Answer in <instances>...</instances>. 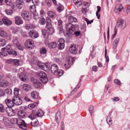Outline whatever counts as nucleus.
<instances>
[{
  "label": "nucleus",
  "instance_id": "obj_64",
  "mask_svg": "<svg viewBox=\"0 0 130 130\" xmlns=\"http://www.w3.org/2000/svg\"><path fill=\"white\" fill-rule=\"evenodd\" d=\"M6 93L9 95H11V94L12 92V90L10 89H7L6 90Z\"/></svg>",
  "mask_w": 130,
  "mask_h": 130
},
{
  "label": "nucleus",
  "instance_id": "obj_50",
  "mask_svg": "<svg viewBox=\"0 0 130 130\" xmlns=\"http://www.w3.org/2000/svg\"><path fill=\"white\" fill-rule=\"evenodd\" d=\"M45 19L41 18L39 20V23L41 25H44L45 23Z\"/></svg>",
  "mask_w": 130,
  "mask_h": 130
},
{
  "label": "nucleus",
  "instance_id": "obj_1",
  "mask_svg": "<svg viewBox=\"0 0 130 130\" xmlns=\"http://www.w3.org/2000/svg\"><path fill=\"white\" fill-rule=\"evenodd\" d=\"M74 27L71 23L67 24L66 26V28L67 30V35L69 37H71L74 34L75 36L78 37L80 34V32L79 31H75L74 32Z\"/></svg>",
  "mask_w": 130,
  "mask_h": 130
},
{
  "label": "nucleus",
  "instance_id": "obj_22",
  "mask_svg": "<svg viewBox=\"0 0 130 130\" xmlns=\"http://www.w3.org/2000/svg\"><path fill=\"white\" fill-rule=\"evenodd\" d=\"M23 90L25 91L28 92L31 89V86L27 84H24L23 87Z\"/></svg>",
  "mask_w": 130,
  "mask_h": 130
},
{
  "label": "nucleus",
  "instance_id": "obj_54",
  "mask_svg": "<svg viewBox=\"0 0 130 130\" xmlns=\"http://www.w3.org/2000/svg\"><path fill=\"white\" fill-rule=\"evenodd\" d=\"M8 53L9 55H14L15 56L17 55V53L15 51H10L8 52Z\"/></svg>",
  "mask_w": 130,
  "mask_h": 130
},
{
  "label": "nucleus",
  "instance_id": "obj_40",
  "mask_svg": "<svg viewBox=\"0 0 130 130\" xmlns=\"http://www.w3.org/2000/svg\"><path fill=\"white\" fill-rule=\"evenodd\" d=\"M42 33L43 36V37L45 38H47L48 37V35L47 34V30L43 29L41 31Z\"/></svg>",
  "mask_w": 130,
  "mask_h": 130
},
{
  "label": "nucleus",
  "instance_id": "obj_18",
  "mask_svg": "<svg viewBox=\"0 0 130 130\" xmlns=\"http://www.w3.org/2000/svg\"><path fill=\"white\" fill-rule=\"evenodd\" d=\"M58 29L59 31L61 32H62L63 30V27L62 26V22L61 19H59L58 20Z\"/></svg>",
  "mask_w": 130,
  "mask_h": 130
},
{
  "label": "nucleus",
  "instance_id": "obj_33",
  "mask_svg": "<svg viewBox=\"0 0 130 130\" xmlns=\"http://www.w3.org/2000/svg\"><path fill=\"white\" fill-rule=\"evenodd\" d=\"M7 42L6 40L3 39H0V46L3 47L6 45Z\"/></svg>",
  "mask_w": 130,
  "mask_h": 130
},
{
  "label": "nucleus",
  "instance_id": "obj_24",
  "mask_svg": "<svg viewBox=\"0 0 130 130\" xmlns=\"http://www.w3.org/2000/svg\"><path fill=\"white\" fill-rule=\"evenodd\" d=\"M0 35L4 38L8 37L9 35L6 31L1 30H0Z\"/></svg>",
  "mask_w": 130,
  "mask_h": 130
},
{
  "label": "nucleus",
  "instance_id": "obj_32",
  "mask_svg": "<svg viewBox=\"0 0 130 130\" xmlns=\"http://www.w3.org/2000/svg\"><path fill=\"white\" fill-rule=\"evenodd\" d=\"M38 105L37 103H34L33 104H30L28 105V108L30 109H32Z\"/></svg>",
  "mask_w": 130,
  "mask_h": 130
},
{
  "label": "nucleus",
  "instance_id": "obj_3",
  "mask_svg": "<svg viewBox=\"0 0 130 130\" xmlns=\"http://www.w3.org/2000/svg\"><path fill=\"white\" fill-rule=\"evenodd\" d=\"M48 63L47 62L44 63L40 62L38 63L37 65L39 67L43 70L46 71L49 69L48 67Z\"/></svg>",
  "mask_w": 130,
  "mask_h": 130
},
{
  "label": "nucleus",
  "instance_id": "obj_63",
  "mask_svg": "<svg viewBox=\"0 0 130 130\" xmlns=\"http://www.w3.org/2000/svg\"><path fill=\"white\" fill-rule=\"evenodd\" d=\"M93 108V107L91 105H90L89 106V111L91 115L92 113V112Z\"/></svg>",
  "mask_w": 130,
  "mask_h": 130
},
{
  "label": "nucleus",
  "instance_id": "obj_46",
  "mask_svg": "<svg viewBox=\"0 0 130 130\" xmlns=\"http://www.w3.org/2000/svg\"><path fill=\"white\" fill-rule=\"evenodd\" d=\"M31 125L34 127H35L38 124V122L37 120H36L35 121H33L30 123Z\"/></svg>",
  "mask_w": 130,
  "mask_h": 130
},
{
  "label": "nucleus",
  "instance_id": "obj_21",
  "mask_svg": "<svg viewBox=\"0 0 130 130\" xmlns=\"http://www.w3.org/2000/svg\"><path fill=\"white\" fill-rule=\"evenodd\" d=\"M37 117L35 111L34 110H32L30 114L28 116V117L31 120H33Z\"/></svg>",
  "mask_w": 130,
  "mask_h": 130
},
{
  "label": "nucleus",
  "instance_id": "obj_49",
  "mask_svg": "<svg viewBox=\"0 0 130 130\" xmlns=\"http://www.w3.org/2000/svg\"><path fill=\"white\" fill-rule=\"evenodd\" d=\"M19 127L23 129H25L27 128V126L25 124V122H23L22 123V124L20 125Z\"/></svg>",
  "mask_w": 130,
  "mask_h": 130
},
{
  "label": "nucleus",
  "instance_id": "obj_6",
  "mask_svg": "<svg viewBox=\"0 0 130 130\" xmlns=\"http://www.w3.org/2000/svg\"><path fill=\"white\" fill-rule=\"evenodd\" d=\"M12 100L14 102V104L17 105H20L22 103V100L18 97H14Z\"/></svg>",
  "mask_w": 130,
  "mask_h": 130
},
{
  "label": "nucleus",
  "instance_id": "obj_5",
  "mask_svg": "<svg viewBox=\"0 0 130 130\" xmlns=\"http://www.w3.org/2000/svg\"><path fill=\"white\" fill-rule=\"evenodd\" d=\"M21 16L25 20L29 21L30 18L29 17V12L28 11H23L21 13Z\"/></svg>",
  "mask_w": 130,
  "mask_h": 130
},
{
  "label": "nucleus",
  "instance_id": "obj_36",
  "mask_svg": "<svg viewBox=\"0 0 130 130\" xmlns=\"http://www.w3.org/2000/svg\"><path fill=\"white\" fill-rule=\"evenodd\" d=\"M74 2L75 5L77 7H79L82 4L80 0H74Z\"/></svg>",
  "mask_w": 130,
  "mask_h": 130
},
{
  "label": "nucleus",
  "instance_id": "obj_13",
  "mask_svg": "<svg viewBox=\"0 0 130 130\" xmlns=\"http://www.w3.org/2000/svg\"><path fill=\"white\" fill-rule=\"evenodd\" d=\"M5 102L8 107H12L14 105V102L12 100V101L11 100L7 99L5 100Z\"/></svg>",
  "mask_w": 130,
  "mask_h": 130
},
{
  "label": "nucleus",
  "instance_id": "obj_56",
  "mask_svg": "<svg viewBox=\"0 0 130 130\" xmlns=\"http://www.w3.org/2000/svg\"><path fill=\"white\" fill-rule=\"evenodd\" d=\"M71 64L68 63V62H66L64 64V66L66 69H68L69 68Z\"/></svg>",
  "mask_w": 130,
  "mask_h": 130
},
{
  "label": "nucleus",
  "instance_id": "obj_9",
  "mask_svg": "<svg viewBox=\"0 0 130 130\" xmlns=\"http://www.w3.org/2000/svg\"><path fill=\"white\" fill-rule=\"evenodd\" d=\"M31 80H33V84L34 87L36 88H39L41 85V83L38 80L35 79L34 78H31Z\"/></svg>",
  "mask_w": 130,
  "mask_h": 130
},
{
  "label": "nucleus",
  "instance_id": "obj_60",
  "mask_svg": "<svg viewBox=\"0 0 130 130\" xmlns=\"http://www.w3.org/2000/svg\"><path fill=\"white\" fill-rule=\"evenodd\" d=\"M63 73V72L62 71H57V73L55 74V75H57L58 76H60L62 75Z\"/></svg>",
  "mask_w": 130,
  "mask_h": 130
},
{
  "label": "nucleus",
  "instance_id": "obj_42",
  "mask_svg": "<svg viewBox=\"0 0 130 130\" xmlns=\"http://www.w3.org/2000/svg\"><path fill=\"white\" fill-rule=\"evenodd\" d=\"M106 121L109 126V127H110V126L112 125V122L109 116H108L107 117Z\"/></svg>",
  "mask_w": 130,
  "mask_h": 130
},
{
  "label": "nucleus",
  "instance_id": "obj_2",
  "mask_svg": "<svg viewBox=\"0 0 130 130\" xmlns=\"http://www.w3.org/2000/svg\"><path fill=\"white\" fill-rule=\"evenodd\" d=\"M25 45L27 48L31 49L32 47L34 45V41L31 39H28L26 40L25 43Z\"/></svg>",
  "mask_w": 130,
  "mask_h": 130
},
{
  "label": "nucleus",
  "instance_id": "obj_37",
  "mask_svg": "<svg viewBox=\"0 0 130 130\" xmlns=\"http://www.w3.org/2000/svg\"><path fill=\"white\" fill-rule=\"evenodd\" d=\"M36 113L37 116L41 117L43 115V111L41 109L38 110L37 112Z\"/></svg>",
  "mask_w": 130,
  "mask_h": 130
},
{
  "label": "nucleus",
  "instance_id": "obj_28",
  "mask_svg": "<svg viewBox=\"0 0 130 130\" xmlns=\"http://www.w3.org/2000/svg\"><path fill=\"white\" fill-rule=\"evenodd\" d=\"M123 9V7L122 6V4H119L116 6L115 9L116 10L119 11L120 12Z\"/></svg>",
  "mask_w": 130,
  "mask_h": 130
},
{
  "label": "nucleus",
  "instance_id": "obj_52",
  "mask_svg": "<svg viewBox=\"0 0 130 130\" xmlns=\"http://www.w3.org/2000/svg\"><path fill=\"white\" fill-rule=\"evenodd\" d=\"M13 64L15 65L18 66L20 65L19 64V60L17 59H13Z\"/></svg>",
  "mask_w": 130,
  "mask_h": 130
},
{
  "label": "nucleus",
  "instance_id": "obj_35",
  "mask_svg": "<svg viewBox=\"0 0 130 130\" xmlns=\"http://www.w3.org/2000/svg\"><path fill=\"white\" fill-rule=\"evenodd\" d=\"M57 11L58 12H60L62 11L64 9L63 6L61 4H59L57 6Z\"/></svg>",
  "mask_w": 130,
  "mask_h": 130
},
{
  "label": "nucleus",
  "instance_id": "obj_10",
  "mask_svg": "<svg viewBox=\"0 0 130 130\" xmlns=\"http://www.w3.org/2000/svg\"><path fill=\"white\" fill-rule=\"evenodd\" d=\"M77 50L76 45L71 44L69 48L70 52L73 54L75 55L77 53Z\"/></svg>",
  "mask_w": 130,
  "mask_h": 130
},
{
  "label": "nucleus",
  "instance_id": "obj_23",
  "mask_svg": "<svg viewBox=\"0 0 130 130\" xmlns=\"http://www.w3.org/2000/svg\"><path fill=\"white\" fill-rule=\"evenodd\" d=\"M14 120L16 121V122L19 126L21 125L23 122H25L23 120L20 118H15L14 119Z\"/></svg>",
  "mask_w": 130,
  "mask_h": 130
},
{
  "label": "nucleus",
  "instance_id": "obj_31",
  "mask_svg": "<svg viewBox=\"0 0 130 130\" xmlns=\"http://www.w3.org/2000/svg\"><path fill=\"white\" fill-rule=\"evenodd\" d=\"M11 49V46L10 45L8 44L5 47L2 48L1 49V51H7L9 52V50H10Z\"/></svg>",
  "mask_w": 130,
  "mask_h": 130
},
{
  "label": "nucleus",
  "instance_id": "obj_17",
  "mask_svg": "<svg viewBox=\"0 0 130 130\" xmlns=\"http://www.w3.org/2000/svg\"><path fill=\"white\" fill-rule=\"evenodd\" d=\"M15 23L17 25H19L20 24H22L23 23V21L21 18L20 16L16 17H15Z\"/></svg>",
  "mask_w": 130,
  "mask_h": 130
},
{
  "label": "nucleus",
  "instance_id": "obj_47",
  "mask_svg": "<svg viewBox=\"0 0 130 130\" xmlns=\"http://www.w3.org/2000/svg\"><path fill=\"white\" fill-rule=\"evenodd\" d=\"M41 82L43 84L46 83L48 81V79L47 77H44L42 79V78L40 79Z\"/></svg>",
  "mask_w": 130,
  "mask_h": 130
},
{
  "label": "nucleus",
  "instance_id": "obj_53",
  "mask_svg": "<svg viewBox=\"0 0 130 130\" xmlns=\"http://www.w3.org/2000/svg\"><path fill=\"white\" fill-rule=\"evenodd\" d=\"M58 48L59 50H62L63 49L64 47V43H61L59 44L58 45Z\"/></svg>",
  "mask_w": 130,
  "mask_h": 130
},
{
  "label": "nucleus",
  "instance_id": "obj_43",
  "mask_svg": "<svg viewBox=\"0 0 130 130\" xmlns=\"http://www.w3.org/2000/svg\"><path fill=\"white\" fill-rule=\"evenodd\" d=\"M19 90L18 88H14V94L15 97H18V96L19 94Z\"/></svg>",
  "mask_w": 130,
  "mask_h": 130
},
{
  "label": "nucleus",
  "instance_id": "obj_41",
  "mask_svg": "<svg viewBox=\"0 0 130 130\" xmlns=\"http://www.w3.org/2000/svg\"><path fill=\"white\" fill-rule=\"evenodd\" d=\"M47 51L46 49L44 47H42L40 48V53L41 54H44L46 53Z\"/></svg>",
  "mask_w": 130,
  "mask_h": 130
},
{
  "label": "nucleus",
  "instance_id": "obj_44",
  "mask_svg": "<svg viewBox=\"0 0 130 130\" xmlns=\"http://www.w3.org/2000/svg\"><path fill=\"white\" fill-rule=\"evenodd\" d=\"M46 27H48V26H51V20L50 18L48 17L46 18Z\"/></svg>",
  "mask_w": 130,
  "mask_h": 130
},
{
  "label": "nucleus",
  "instance_id": "obj_29",
  "mask_svg": "<svg viewBox=\"0 0 130 130\" xmlns=\"http://www.w3.org/2000/svg\"><path fill=\"white\" fill-rule=\"evenodd\" d=\"M35 27V26L34 25L30 24H26L25 26V28L27 30L34 28Z\"/></svg>",
  "mask_w": 130,
  "mask_h": 130
},
{
  "label": "nucleus",
  "instance_id": "obj_59",
  "mask_svg": "<svg viewBox=\"0 0 130 130\" xmlns=\"http://www.w3.org/2000/svg\"><path fill=\"white\" fill-rule=\"evenodd\" d=\"M45 2L47 4V6L50 7L51 4V2L50 0H45Z\"/></svg>",
  "mask_w": 130,
  "mask_h": 130
},
{
  "label": "nucleus",
  "instance_id": "obj_19",
  "mask_svg": "<svg viewBox=\"0 0 130 130\" xmlns=\"http://www.w3.org/2000/svg\"><path fill=\"white\" fill-rule=\"evenodd\" d=\"M61 115L60 112L58 111L56 114L55 119L56 122L59 123L61 119Z\"/></svg>",
  "mask_w": 130,
  "mask_h": 130
},
{
  "label": "nucleus",
  "instance_id": "obj_15",
  "mask_svg": "<svg viewBox=\"0 0 130 130\" xmlns=\"http://www.w3.org/2000/svg\"><path fill=\"white\" fill-rule=\"evenodd\" d=\"M51 70L52 72L54 74L57 73L58 70L57 66L55 64H53L51 67Z\"/></svg>",
  "mask_w": 130,
  "mask_h": 130
},
{
  "label": "nucleus",
  "instance_id": "obj_45",
  "mask_svg": "<svg viewBox=\"0 0 130 130\" xmlns=\"http://www.w3.org/2000/svg\"><path fill=\"white\" fill-rule=\"evenodd\" d=\"M74 61V58L71 57L70 56L68 57V59L67 61L66 62H68V63L72 64L73 63V62Z\"/></svg>",
  "mask_w": 130,
  "mask_h": 130
},
{
  "label": "nucleus",
  "instance_id": "obj_39",
  "mask_svg": "<svg viewBox=\"0 0 130 130\" xmlns=\"http://www.w3.org/2000/svg\"><path fill=\"white\" fill-rule=\"evenodd\" d=\"M36 5H31L30 7V9L31 12H35L36 13Z\"/></svg>",
  "mask_w": 130,
  "mask_h": 130
},
{
  "label": "nucleus",
  "instance_id": "obj_62",
  "mask_svg": "<svg viewBox=\"0 0 130 130\" xmlns=\"http://www.w3.org/2000/svg\"><path fill=\"white\" fill-rule=\"evenodd\" d=\"M17 4L18 5H20L23 2V1L20 0H16V1Z\"/></svg>",
  "mask_w": 130,
  "mask_h": 130
},
{
  "label": "nucleus",
  "instance_id": "obj_57",
  "mask_svg": "<svg viewBox=\"0 0 130 130\" xmlns=\"http://www.w3.org/2000/svg\"><path fill=\"white\" fill-rule=\"evenodd\" d=\"M5 110L4 106L3 105L0 104V112H3Z\"/></svg>",
  "mask_w": 130,
  "mask_h": 130
},
{
  "label": "nucleus",
  "instance_id": "obj_16",
  "mask_svg": "<svg viewBox=\"0 0 130 130\" xmlns=\"http://www.w3.org/2000/svg\"><path fill=\"white\" fill-rule=\"evenodd\" d=\"M2 21H3V23L4 24L7 26H9L10 25L12 24V22L9 20L6 17H5L2 19Z\"/></svg>",
  "mask_w": 130,
  "mask_h": 130
},
{
  "label": "nucleus",
  "instance_id": "obj_20",
  "mask_svg": "<svg viewBox=\"0 0 130 130\" xmlns=\"http://www.w3.org/2000/svg\"><path fill=\"white\" fill-rule=\"evenodd\" d=\"M18 75L19 76V77L22 81L25 82L28 79V78L27 76L25 74L23 73H21L20 74H18Z\"/></svg>",
  "mask_w": 130,
  "mask_h": 130
},
{
  "label": "nucleus",
  "instance_id": "obj_48",
  "mask_svg": "<svg viewBox=\"0 0 130 130\" xmlns=\"http://www.w3.org/2000/svg\"><path fill=\"white\" fill-rule=\"evenodd\" d=\"M6 13L8 15H11L13 13V10L10 9L9 10L6 9L5 10Z\"/></svg>",
  "mask_w": 130,
  "mask_h": 130
},
{
  "label": "nucleus",
  "instance_id": "obj_7",
  "mask_svg": "<svg viewBox=\"0 0 130 130\" xmlns=\"http://www.w3.org/2000/svg\"><path fill=\"white\" fill-rule=\"evenodd\" d=\"M6 110L8 115L9 116H13L15 115V112L11 108H6Z\"/></svg>",
  "mask_w": 130,
  "mask_h": 130
},
{
  "label": "nucleus",
  "instance_id": "obj_26",
  "mask_svg": "<svg viewBox=\"0 0 130 130\" xmlns=\"http://www.w3.org/2000/svg\"><path fill=\"white\" fill-rule=\"evenodd\" d=\"M48 16L50 17L53 18H55L56 16V14L54 12L51 11H49L47 13Z\"/></svg>",
  "mask_w": 130,
  "mask_h": 130
},
{
  "label": "nucleus",
  "instance_id": "obj_58",
  "mask_svg": "<svg viewBox=\"0 0 130 130\" xmlns=\"http://www.w3.org/2000/svg\"><path fill=\"white\" fill-rule=\"evenodd\" d=\"M18 38L17 37H15L14 38L13 40V42L14 45H17L18 43Z\"/></svg>",
  "mask_w": 130,
  "mask_h": 130
},
{
  "label": "nucleus",
  "instance_id": "obj_14",
  "mask_svg": "<svg viewBox=\"0 0 130 130\" xmlns=\"http://www.w3.org/2000/svg\"><path fill=\"white\" fill-rule=\"evenodd\" d=\"M18 115L19 117L22 118H24L27 116L26 113L22 110H20L18 112Z\"/></svg>",
  "mask_w": 130,
  "mask_h": 130
},
{
  "label": "nucleus",
  "instance_id": "obj_25",
  "mask_svg": "<svg viewBox=\"0 0 130 130\" xmlns=\"http://www.w3.org/2000/svg\"><path fill=\"white\" fill-rule=\"evenodd\" d=\"M9 84V83L7 81L3 80L0 82V87H5L7 86Z\"/></svg>",
  "mask_w": 130,
  "mask_h": 130
},
{
  "label": "nucleus",
  "instance_id": "obj_12",
  "mask_svg": "<svg viewBox=\"0 0 130 130\" xmlns=\"http://www.w3.org/2000/svg\"><path fill=\"white\" fill-rule=\"evenodd\" d=\"M46 27L47 28V34L49 35H52L54 32V29L52 27V25L51 26H48Z\"/></svg>",
  "mask_w": 130,
  "mask_h": 130
},
{
  "label": "nucleus",
  "instance_id": "obj_61",
  "mask_svg": "<svg viewBox=\"0 0 130 130\" xmlns=\"http://www.w3.org/2000/svg\"><path fill=\"white\" fill-rule=\"evenodd\" d=\"M32 2L34 5H38L39 4L38 0H32Z\"/></svg>",
  "mask_w": 130,
  "mask_h": 130
},
{
  "label": "nucleus",
  "instance_id": "obj_4",
  "mask_svg": "<svg viewBox=\"0 0 130 130\" xmlns=\"http://www.w3.org/2000/svg\"><path fill=\"white\" fill-rule=\"evenodd\" d=\"M116 26L118 27H120L123 29L126 26L125 22L123 20H119L116 23Z\"/></svg>",
  "mask_w": 130,
  "mask_h": 130
},
{
  "label": "nucleus",
  "instance_id": "obj_30",
  "mask_svg": "<svg viewBox=\"0 0 130 130\" xmlns=\"http://www.w3.org/2000/svg\"><path fill=\"white\" fill-rule=\"evenodd\" d=\"M38 76L39 78L40 79L41 78L42 79L44 77H47L46 74L43 72H41L38 74Z\"/></svg>",
  "mask_w": 130,
  "mask_h": 130
},
{
  "label": "nucleus",
  "instance_id": "obj_55",
  "mask_svg": "<svg viewBox=\"0 0 130 130\" xmlns=\"http://www.w3.org/2000/svg\"><path fill=\"white\" fill-rule=\"evenodd\" d=\"M31 15H33V18L35 20H37L38 19L39 17L37 15V13H34V12L32 13H31Z\"/></svg>",
  "mask_w": 130,
  "mask_h": 130
},
{
  "label": "nucleus",
  "instance_id": "obj_27",
  "mask_svg": "<svg viewBox=\"0 0 130 130\" xmlns=\"http://www.w3.org/2000/svg\"><path fill=\"white\" fill-rule=\"evenodd\" d=\"M119 40V38H117L114 41L113 43V47L114 48H116L117 44L118 43Z\"/></svg>",
  "mask_w": 130,
  "mask_h": 130
},
{
  "label": "nucleus",
  "instance_id": "obj_38",
  "mask_svg": "<svg viewBox=\"0 0 130 130\" xmlns=\"http://www.w3.org/2000/svg\"><path fill=\"white\" fill-rule=\"evenodd\" d=\"M56 44L55 42H52L49 43L48 45V47L51 48H54L56 46Z\"/></svg>",
  "mask_w": 130,
  "mask_h": 130
},
{
  "label": "nucleus",
  "instance_id": "obj_8",
  "mask_svg": "<svg viewBox=\"0 0 130 130\" xmlns=\"http://www.w3.org/2000/svg\"><path fill=\"white\" fill-rule=\"evenodd\" d=\"M29 34L30 36L32 38H36L39 36L38 33L34 29L30 31L29 32Z\"/></svg>",
  "mask_w": 130,
  "mask_h": 130
},
{
  "label": "nucleus",
  "instance_id": "obj_51",
  "mask_svg": "<svg viewBox=\"0 0 130 130\" xmlns=\"http://www.w3.org/2000/svg\"><path fill=\"white\" fill-rule=\"evenodd\" d=\"M11 7L12 9L15 11L17 9V7L16 4L15 3H12L11 4Z\"/></svg>",
  "mask_w": 130,
  "mask_h": 130
},
{
  "label": "nucleus",
  "instance_id": "obj_34",
  "mask_svg": "<svg viewBox=\"0 0 130 130\" xmlns=\"http://www.w3.org/2000/svg\"><path fill=\"white\" fill-rule=\"evenodd\" d=\"M77 21L76 18L72 16H70L69 18V21L70 22H75Z\"/></svg>",
  "mask_w": 130,
  "mask_h": 130
},
{
  "label": "nucleus",
  "instance_id": "obj_11",
  "mask_svg": "<svg viewBox=\"0 0 130 130\" xmlns=\"http://www.w3.org/2000/svg\"><path fill=\"white\" fill-rule=\"evenodd\" d=\"M30 94L31 97L33 99L35 100L38 99L39 93L37 91L33 90L31 92Z\"/></svg>",
  "mask_w": 130,
  "mask_h": 130
}]
</instances>
